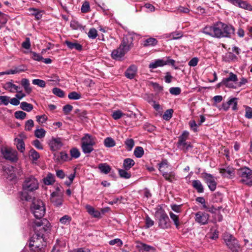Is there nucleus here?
Segmentation results:
<instances>
[{
	"label": "nucleus",
	"mask_w": 252,
	"mask_h": 252,
	"mask_svg": "<svg viewBox=\"0 0 252 252\" xmlns=\"http://www.w3.org/2000/svg\"><path fill=\"white\" fill-rule=\"evenodd\" d=\"M16 146L17 149L21 152H23L25 150V144L22 139H15Z\"/></svg>",
	"instance_id": "40"
},
{
	"label": "nucleus",
	"mask_w": 252,
	"mask_h": 252,
	"mask_svg": "<svg viewBox=\"0 0 252 252\" xmlns=\"http://www.w3.org/2000/svg\"><path fill=\"white\" fill-rule=\"evenodd\" d=\"M228 105L230 107H232V110H237V98L236 97L232 98L230 99L227 102Z\"/></svg>",
	"instance_id": "45"
},
{
	"label": "nucleus",
	"mask_w": 252,
	"mask_h": 252,
	"mask_svg": "<svg viewBox=\"0 0 252 252\" xmlns=\"http://www.w3.org/2000/svg\"><path fill=\"white\" fill-rule=\"evenodd\" d=\"M156 217L158 219V226L162 229H167L171 226L169 219L165 212L161 208L156 212Z\"/></svg>",
	"instance_id": "7"
},
{
	"label": "nucleus",
	"mask_w": 252,
	"mask_h": 252,
	"mask_svg": "<svg viewBox=\"0 0 252 252\" xmlns=\"http://www.w3.org/2000/svg\"><path fill=\"white\" fill-rule=\"evenodd\" d=\"M34 126V122L32 120L30 119L26 122L25 124V130L26 131L32 130Z\"/></svg>",
	"instance_id": "49"
},
{
	"label": "nucleus",
	"mask_w": 252,
	"mask_h": 252,
	"mask_svg": "<svg viewBox=\"0 0 252 252\" xmlns=\"http://www.w3.org/2000/svg\"><path fill=\"white\" fill-rule=\"evenodd\" d=\"M38 188V181L34 176L30 175L25 178L22 184L23 190L32 192L37 189Z\"/></svg>",
	"instance_id": "5"
},
{
	"label": "nucleus",
	"mask_w": 252,
	"mask_h": 252,
	"mask_svg": "<svg viewBox=\"0 0 252 252\" xmlns=\"http://www.w3.org/2000/svg\"><path fill=\"white\" fill-rule=\"evenodd\" d=\"M88 35L90 38H95L97 36V31L94 28L91 29L88 33Z\"/></svg>",
	"instance_id": "59"
},
{
	"label": "nucleus",
	"mask_w": 252,
	"mask_h": 252,
	"mask_svg": "<svg viewBox=\"0 0 252 252\" xmlns=\"http://www.w3.org/2000/svg\"><path fill=\"white\" fill-rule=\"evenodd\" d=\"M104 145L106 147L110 148L115 146L116 143L115 140L111 137H107L104 141Z\"/></svg>",
	"instance_id": "38"
},
{
	"label": "nucleus",
	"mask_w": 252,
	"mask_h": 252,
	"mask_svg": "<svg viewBox=\"0 0 252 252\" xmlns=\"http://www.w3.org/2000/svg\"><path fill=\"white\" fill-rule=\"evenodd\" d=\"M20 108L24 111L30 112L33 109V107L32 104L23 101L20 103Z\"/></svg>",
	"instance_id": "34"
},
{
	"label": "nucleus",
	"mask_w": 252,
	"mask_h": 252,
	"mask_svg": "<svg viewBox=\"0 0 252 252\" xmlns=\"http://www.w3.org/2000/svg\"><path fill=\"white\" fill-rule=\"evenodd\" d=\"M30 157L34 160H37L40 157L39 154L35 150L32 149L30 151Z\"/></svg>",
	"instance_id": "56"
},
{
	"label": "nucleus",
	"mask_w": 252,
	"mask_h": 252,
	"mask_svg": "<svg viewBox=\"0 0 252 252\" xmlns=\"http://www.w3.org/2000/svg\"><path fill=\"white\" fill-rule=\"evenodd\" d=\"M88 213L94 218H98L100 217V213L99 211L95 210L94 208L90 205H86L85 207Z\"/></svg>",
	"instance_id": "23"
},
{
	"label": "nucleus",
	"mask_w": 252,
	"mask_h": 252,
	"mask_svg": "<svg viewBox=\"0 0 252 252\" xmlns=\"http://www.w3.org/2000/svg\"><path fill=\"white\" fill-rule=\"evenodd\" d=\"M158 43V40L153 37L147 38L143 41V45L144 47L155 46Z\"/></svg>",
	"instance_id": "31"
},
{
	"label": "nucleus",
	"mask_w": 252,
	"mask_h": 252,
	"mask_svg": "<svg viewBox=\"0 0 252 252\" xmlns=\"http://www.w3.org/2000/svg\"><path fill=\"white\" fill-rule=\"evenodd\" d=\"M3 169L10 180L16 179L22 174V170L20 167L16 168L13 166H8Z\"/></svg>",
	"instance_id": "11"
},
{
	"label": "nucleus",
	"mask_w": 252,
	"mask_h": 252,
	"mask_svg": "<svg viewBox=\"0 0 252 252\" xmlns=\"http://www.w3.org/2000/svg\"><path fill=\"white\" fill-rule=\"evenodd\" d=\"M82 13H87L90 11V4L88 1H85L81 8Z\"/></svg>",
	"instance_id": "61"
},
{
	"label": "nucleus",
	"mask_w": 252,
	"mask_h": 252,
	"mask_svg": "<svg viewBox=\"0 0 252 252\" xmlns=\"http://www.w3.org/2000/svg\"><path fill=\"white\" fill-rule=\"evenodd\" d=\"M238 7L249 11H252V5L248 3L247 1L240 0Z\"/></svg>",
	"instance_id": "32"
},
{
	"label": "nucleus",
	"mask_w": 252,
	"mask_h": 252,
	"mask_svg": "<svg viewBox=\"0 0 252 252\" xmlns=\"http://www.w3.org/2000/svg\"><path fill=\"white\" fill-rule=\"evenodd\" d=\"M95 144L94 138L89 134H85L81 138V148L84 154H90L93 150Z\"/></svg>",
	"instance_id": "6"
},
{
	"label": "nucleus",
	"mask_w": 252,
	"mask_h": 252,
	"mask_svg": "<svg viewBox=\"0 0 252 252\" xmlns=\"http://www.w3.org/2000/svg\"><path fill=\"white\" fill-rule=\"evenodd\" d=\"M169 92L173 95H179L181 92V90L179 87H172L169 89Z\"/></svg>",
	"instance_id": "62"
},
{
	"label": "nucleus",
	"mask_w": 252,
	"mask_h": 252,
	"mask_svg": "<svg viewBox=\"0 0 252 252\" xmlns=\"http://www.w3.org/2000/svg\"><path fill=\"white\" fill-rule=\"evenodd\" d=\"M54 159L56 162H61L68 160L69 157L65 152H61L54 154Z\"/></svg>",
	"instance_id": "18"
},
{
	"label": "nucleus",
	"mask_w": 252,
	"mask_h": 252,
	"mask_svg": "<svg viewBox=\"0 0 252 252\" xmlns=\"http://www.w3.org/2000/svg\"><path fill=\"white\" fill-rule=\"evenodd\" d=\"M50 199L52 203L56 207H60L63 204V196L57 192H53L52 193Z\"/></svg>",
	"instance_id": "16"
},
{
	"label": "nucleus",
	"mask_w": 252,
	"mask_h": 252,
	"mask_svg": "<svg viewBox=\"0 0 252 252\" xmlns=\"http://www.w3.org/2000/svg\"><path fill=\"white\" fill-rule=\"evenodd\" d=\"M46 246V242L44 235L40 233H35L31 238L29 247L34 252H43Z\"/></svg>",
	"instance_id": "2"
},
{
	"label": "nucleus",
	"mask_w": 252,
	"mask_h": 252,
	"mask_svg": "<svg viewBox=\"0 0 252 252\" xmlns=\"http://www.w3.org/2000/svg\"><path fill=\"white\" fill-rule=\"evenodd\" d=\"M46 134V131L42 128H37L34 131V135L38 138H43Z\"/></svg>",
	"instance_id": "42"
},
{
	"label": "nucleus",
	"mask_w": 252,
	"mask_h": 252,
	"mask_svg": "<svg viewBox=\"0 0 252 252\" xmlns=\"http://www.w3.org/2000/svg\"><path fill=\"white\" fill-rule=\"evenodd\" d=\"M33 84L35 85H37L38 86L44 88L46 86V83L43 80H40L38 79H33L32 81Z\"/></svg>",
	"instance_id": "53"
},
{
	"label": "nucleus",
	"mask_w": 252,
	"mask_h": 252,
	"mask_svg": "<svg viewBox=\"0 0 252 252\" xmlns=\"http://www.w3.org/2000/svg\"><path fill=\"white\" fill-rule=\"evenodd\" d=\"M173 113V110L172 109H169L167 110L163 115V119L165 120L168 121L172 117Z\"/></svg>",
	"instance_id": "48"
},
{
	"label": "nucleus",
	"mask_w": 252,
	"mask_h": 252,
	"mask_svg": "<svg viewBox=\"0 0 252 252\" xmlns=\"http://www.w3.org/2000/svg\"><path fill=\"white\" fill-rule=\"evenodd\" d=\"M109 245L111 246L116 245L117 246L120 247L123 245L122 241L119 238H116L114 240H110L109 242Z\"/></svg>",
	"instance_id": "55"
},
{
	"label": "nucleus",
	"mask_w": 252,
	"mask_h": 252,
	"mask_svg": "<svg viewBox=\"0 0 252 252\" xmlns=\"http://www.w3.org/2000/svg\"><path fill=\"white\" fill-rule=\"evenodd\" d=\"M9 98L7 96H0V105H7L9 102Z\"/></svg>",
	"instance_id": "63"
},
{
	"label": "nucleus",
	"mask_w": 252,
	"mask_h": 252,
	"mask_svg": "<svg viewBox=\"0 0 252 252\" xmlns=\"http://www.w3.org/2000/svg\"><path fill=\"white\" fill-rule=\"evenodd\" d=\"M52 92L54 94L60 97H63L64 96V93L63 91L61 89L58 88H53Z\"/></svg>",
	"instance_id": "54"
},
{
	"label": "nucleus",
	"mask_w": 252,
	"mask_h": 252,
	"mask_svg": "<svg viewBox=\"0 0 252 252\" xmlns=\"http://www.w3.org/2000/svg\"><path fill=\"white\" fill-rule=\"evenodd\" d=\"M189 126L190 129L192 130L193 131L195 132L198 131V125L194 120H190L189 123Z\"/></svg>",
	"instance_id": "60"
},
{
	"label": "nucleus",
	"mask_w": 252,
	"mask_h": 252,
	"mask_svg": "<svg viewBox=\"0 0 252 252\" xmlns=\"http://www.w3.org/2000/svg\"><path fill=\"white\" fill-rule=\"evenodd\" d=\"M33 222V227L35 233H40L44 235L51 229V224L46 219H36Z\"/></svg>",
	"instance_id": "4"
},
{
	"label": "nucleus",
	"mask_w": 252,
	"mask_h": 252,
	"mask_svg": "<svg viewBox=\"0 0 252 252\" xmlns=\"http://www.w3.org/2000/svg\"><path fill=\"white\" fill-rule=\"evenodd\" d=\"M245 108V117L247 119H252V108L248 106H244Z\"/></svg>",
	"instance_id": "58"
},
{
	"label": "nucleus",
	"mask_w": 252,
	"mask_h": 252,
	"mask_svg": "<svg viewBox=\"0 0 252 252\" xmlns=\"http://www.w3.org/2000/svg\"><path fill=\"white\" fill-rule=\"evenodd\" d=\"M133 37L131 35H125L122 40L120 46L126 52H128L133 46Z\"/></svg>",
	"instance_id": "12"
},
{
	"label": "nucleus",
	"mask_w": 252,
	"mask_h": 252,
	"mask_svg": "<svg viewBox=\"0 0 252 252\" xmlns=\"http://www.w3.org/2000/svg\"><path fill=\"white\" fill-rule=\"evenodd\" d=\"M51 150L55 151L59 150L63 146V143L61 138H52L49 142Z\"/></svg>",
	"instance_id": "15"
},
{
	"label": "nucleus",
	"mask_w": 252,
	"mask_h": 252,
	"mask_svg": "<svg viewBox=\"0 0 252 252\" xmlns=\"http://www.w3.org/2000/svg\"><path fill=\"white\" fill-rule=\"evenodd\" d=\"M189 135V132L187 131H184L181 135L179 137V140L177 142V145L186 142L188 136Z\"/></svg>",
	"instance_id": "41"
},
{
	"label": "nucleus",
	"mask_w": 252,
	"mask_h": 252,
	"mask_svg": "<svg viewBox=\"0 0 252 252\" xmlns=\"http://www.w3.org/2000/svg\"><path fill=\"white\" fill-rule=\"evenodd\" d=\"M44 183L46 185H52L55 182L54 176L53 174L49 173L47 177L44 179Z\"/></svg>",
	"instance_id": "43"
},
{
	"label": "nucleus",
	"mask_w": 252,
	"mask_h": 252,
	"mask_svg": "<svg viewBox=\"0 0 252 252\" xmlns=\"http://www.w3.org/2000/svg\"><path fill=\"white\" fill-rule=\"evenodd\" d=\"M224 241L228 248L231 252H239L240 245L238 241L232 235L225 234L223 237Z\"/></svg>",
	"instance_id": "8"
},
{
	"label": "nucleus",
	"mask_w": 252,
	"mask_h": 252,
	"mask_svg": "<svg viewBox=\"0 0 252 252\" xmlns=\"http://www.w3.org/2000/svg\"><path fill=\"white\" fill-rule=\"evenodd\" d=\"M135 164L134 161L130 158H127L124 159L123 162V168L126 170L130 169Z\"/></svg>",
	"instance_id": "27"
},
{
	"label": "nucleus",
	"mask_w": 252,
	"mask_h": 252,
	"mask_svg": "<svg viewBox=\"0 0 252 252\" xmlns=\"http://www.w3.org/2000/svg\"><path fill=\"white\" fill-rule=\"evenodd\" d=\"M124 114L120 110L115 111L112 114V117L114 120L120 119Z\"/></svg>",
	"instance_id": "64"
},
{
	"label": "nucleus",
	"mask_w": 252,
	"mask_h": 252,
	"mask_svg": "<svg viewBox=\"0 0 252 252\" xmlns=\"http://www.w3.org/2000/svg\"><path fill=\"white\" fill-rule=\"evenodd\" d=\"M31 210L36 219H42L46 211L45 204L42 200L34 198L31 205Z\"/></svg>",
	"instance_id": "3"
},
{
	"label": "nucleus",
	"mask_w": 252,
	"mask_h": 252,
	"mask_svg": "<svg viewBox=\"0 0 252 252\" xmlns=\"http://www.w3.org/2000/svg\"><path fill=\"white\" fill-rule=\"evenodd\" d=\"M125 144L126 145V149L127 151H130L132 150L134 145V141L133 139H127L125 142Z\"/></svg>",
	"instance_id": "39"
},
{
	"label": "nucleus",
	"mask_w": 252,
	"mask_h": 252,
	"mask_svg": "<svg viewBox=\"0 0 252 252\" xmlns=\"http://www.w3.org/2000/svg\"><path fill=\"white\" fill-rule=\"evenodd\" d=\"M70 154L71 158H78L80 156V153L78 149L73 148L70 150Z\"/></svg>",
	"instance_id": "50"
},
{
	"label": "nucleus",
	"mask_w": 252,
	"mask_h": 252,
	"mask_svg": "<svg viewBox=\"0 0 252 252\" xmlns=\"http://www.w3.org/2000/svg\"><path fill=\"white\" fill-rule=\"evenodd\" d=\"M162 176L167 181L172 183L174 181L176 180L175 173L173 171L170 172H163Z\"/></svg>",
	"instance_id": "24"
},
{
	"label": "nucleus",
	"mask_w": 252,
	"mask_h": 252,
	"mask_svg": "<svg viewBox=\"0 0 252 252\" xmlns=\"http://www.w3.org/2000/svg\"><path fill=\"white\" fill-rule=\"evenodd\" d=\"M220 173L223 175L224 176H226L227 177L234 176V171L233 169L226 170L225 169H221Z\"/></svg>",
	"instance_id": "46"
},
{
	"label": "nucleus",
	"mask_w": 252,
	"mask_h": 252,
	"mask_svg": "<svg viewBox=\"0 0 252 252\" xmlns=\"http://www.w3.org/2000/svg\"><path fill=\"white\" fill-rule=\"evenodd\" d=\"M71 218L68 215H64L60 219V222L63 224H69Z\"/></svg>",
	"instance_id": "52"
},
{
	"label": "nucleus",
	"mask_w": 252,
	"mask_h": 252,
	"mask_svg": "<svg viewBox=\"0 0 252 252\" xmlns=\"http://www.w3.org/2000/svg\"><path fill=\"white\" fill-rule=\"evenodd\" d=\"M209 215L205 212L199 211L195 214V221L200 225H205L208 223Z\"/></svg>",
	"instance_id": "14"
},
{
	"label": "nucleus",
	"mask_w": 252,
	"mask_h": 252,
	"mask_svg": "<svg viewBox=\"0 0 252 252\" xmlns=\"http://www.w3.org/2000/svg\"><path fill=\"white\" fill-rule=\"evenodd\" d=\"M164 65H165L164 60L159 59L155 61L154 62L150 63L149 65V67L151 69H154L158 67L163 66Z\"/></svg>",
	"instance_id": "29"
},
{
	"label": "nucleus",
	"mask_w": 252,
	"mask_h": 252,
	"mask_svg": "<svg viewBox=\"0 0 252 252\" xmlns=\"http://www.w3.org/2000/svg\"><path fill=\"white\" fill-rule=\"evenodd\" d=\"M238 175L242 178L241 182L249 187L252 186V170L249 168L245 167L240 169Z\"/></svg>",
	"instance_id": "9"
},
{
	"label": "nucleus",
	"mask_w": 252,
	"mask_h": 252,
	"mask_svg": "<svg viewBox=\"0 0 252 252\" xmlns=\"http://www.w3.org/2000/svg\"><path fill=\"white\" fill-rule=\"evenodd\" d=\"M177 146L179 148L183 150L185 152L188 151L192 147L190 143L187 142L186 141L183 142Z\"/></svg>",
	"instance_id": "36"
},
{
	"label": "nucleus",
	"mask_w": 252,
	"mask_h": 252,
	"mask_svg": "<svg viewBox=\"0 0 252 252\" xmlns=\"http://www.w3.org/2000/svg\"><path fill=\"white\" fill-rule=\"evenodd\" d=\"M3 87L5 90L8 91L11 93L19 92V89H20V87L10 82L6 83L4 85Z\"/></svg>",
	"instance_id": "21"
},
{
	"label": "nucleus",
	"mask_w": 252,
	"mask_h": 252,
	"mask_svg": "<svg viewBox=\"0 0 252 252\" xmlns=\"http://www.w3.org/2000/svg\"><path fill=\"white\" fill-rule=\"evenodd\" d=\"M202 32L213 37L230 38L234 34V28L221 22H217L211 26H206L202 29Z\"/></svg>",
	"instance_id": "1"
},
{
	"label": "nucleus",
	"mask_w": 252,
	"mask_h": 252,
	"mask_svg": "<svg viewBox=\"0 0 252 252\" xmlns=\"http://www.w3.org/2000/svg\"><path fill=\"white\" fill-rule=\"evenodd\" d=\"M127 170H126L124 168V169H119L118 172L120 177L125 179H129L131 177V175L130 172H128Z\"/></svg>",
	"instance_id": "37"
},
{
	"label": "nucleus",
	"mask_w": 252,
	"mask_h": 252,
	"mask_svg": "<svg viewBox=\"0 0 252 252\" xmlns=\"http://www.w3.org/2000/svg\"><path fill=\"white\" fill-rule=\"evenodd\" d=\"M192 186L198 192L202 193L204 191L203 187L199 180H193Z\"/></svg>",
	"instance_id": "28"
},
{
	"label": "nucleus",
	"mask_w": 252,
	"mask_h": 252,
	"mask_svg": "<svg viewBox=\"0 0 252 252\" xmlns=\"http://www.w3.org/2000/svg\"><path fill=\"white\" fill-rule=\"evenodd\" d=\"M3 158L11 162H16L18 160L17 152L10 148L4 147L1 150Z\"/></svg>",
	"instance_id": "10"
},
{
	"label": "nucleus",
	"mask_w": 252,
	"mask_h": 252,
	"mask_svg": "<svg viewBox=\"0 0 252 252\" xmlns=\"http://www.w3.org/2000/svg\"><path fill=\"white\" fill-rule=\"evenodd\" d=\"M232 78L231 80H228V81L227 82V84H224V85L228 88H235V87L233 85L231 82H235L237 81L238 78L236 74H234V73L231 72L229 74V77L228 78H225V79H229Z\"/></svg>",
	"instance_id": "20"
},
{
	"label": "nucleus",
	"mask_w": 252,
	"mask_h": 252,
	"mask_svg": "<svg viewBox=\"0 0 252 252\" xmlns=\"http://www.w3.org/2000/svg\"><path fill=\"white\" fill-rule=\"evenodd\" d=\"M202 177L207 184L209 189L211 191H214L217 186V183L215 180V177L212 174L207 173H203Z\"/></svg>",
	"instance_id": "13"
},
{
	"label": "nucleus",
	"mask_w": 252,
	"mask_h": 252,
	"mask_svg": "<svg viewBox=\"0 0 252 252\" xmlns=\"http://www.w3.org/2000/svg\"><path fill=\"white\" fill-rule=\"evenodd\" d=\"M169 215L171 220L173 221L174 224L175 225L176 228L179 229L180 228V222L179 221V216L174 214L173 212H170Z\"/></svg>",
	"instance_id": "33"
},
{
	"label": "nucleus",
	"mask_w": 252,
	"mask_h": 252,
	"mask_svg": "<svg viewBox=\"0 0 252 252\" xmlns=\"http://www.w3.org/2000/svg\"><path fill=\"white\" fill-rule=\"evenodd\" d=\"M26 115V113L22 111H17L14 113L15 117L19 120H24Z\"/></svg>",
	"instance_id": "51"
},
{
	"label": "nucleus",
	"mask_w": 252,
	"mask_h": 252,
	"mask_svg": "<svg viewBox=\"0 0 252 252\" xmlns=\"http://www.w3.org/2000/svg\"><path fill=\"white\" fill-rule=\"evenodd\" d=\"M127 53L124 49L120 45L119 47L113 50L111 53L112 58L116 60H120Z\"/></svg>",
	"instance_id": "17"
},
{
	"label": "nucleus",
	"mask_w": 252,
	"mask_h": 252,
	"mask_svg": "<svg viewBox=\"0 0 252 252\" xmlns=\"http://www.w3.org/2000/svg\"><path fill=\"white\" fill-rule=\"evenodd\" d=\"M98 168L101 173L105 174H108L111 170V166L106 163L99 164Z\"/></svg>",
	"instance_id": "26"
},
{
	"label": "nucleus",
	"mask_w": 252,
	"mask_h": 252,
	"mask_svg": "<svg viewBox=\"0 0 252 252\" xmlns=\"http://www.w3.org/2000/svg\"><path fill=\"white\" fill-rule=\"evenodd\" d=\"M139 248L140 252H155L156 251V249L154 247L144 243H141Z\"/></svg>",
	"instance_id": "22"
},
{
	"label": "nucleus",
	"mask_w": 252,
	"mask_h": 252,
	"mask_svg": "<svg viewBox=\"0 0 252 252\" xmlns=\"http://www.w3.org/2000/svg\"><path fill=\"white\" fill-rule=\"evenodd\" d=\"M21 84L24 87L25 92L29 94L32 92V88L30 86V82L26 78L22 79L21 81Z\"/></svg>",
	"instance_id": "30"
},
{
	"label": "nucleus",
	"mask_w": 252,
	"mask_h": 252,
	"mask_svg": "<svg viewBox=\"0 0 252 252\" xmlns=\"http://www.w3.org/2000/svg\"><path fill=\"white\" fill-rule=\"evenodd\" d=\"M68 97L70 99L77 100L81 98V95L76 92H72L68 94Z\"/></svg>",
	"instance_id": "57"
},
{
	"label": "nucleus",
	"mask_w": 252,
	"mask_h": 252,
	"mask_svg": "<svg viewBox=\"0 0 252 252\" xmlns=\"http://www.w3.org/2000/svg\"><path fill=\"white\" fill-rule=\"evenodd\" d=\"M137 67L134 65H131L126 71L125 76L128 79H133L136 73Z\"/></svg>",
	"instance_id": "19"
},
{
	"label": "nucleus",
	"mask_w": 252,
	"mask_h": 252,
	"mask_svg": "<svg viewBox=\"0 0 252 252\" xmlns=\"http://www.w3.org/2000/svg\"><path fill=\"white\" fill-rule=\"evenodd\" d=\"M29 191L23 190L21 191L20 194V198L22 200L29 201L32 199V196L28 193Z\"/></svg>",
	"instance_id": "35"
},
{
	"label": "nucleus",
	"mask_w": 252,
	"mask_h": 252,
	"mask_svg": "<svg viewBox=\"0 0 252 252\" xmlns=\"http://www.w3.org/2000/svg\"><path fill=\"white\" fill-rule=\"evenodd\" d=\"M70 26L73 30H81L83 28L82 25L78 21L75 20L71 21Z\"/></svg>",
	"instance_id": "47"
},
{
	"label": "nucleus",
	"mask_w": 252,
	"mask_h": 252,
	"mask_svg": "<svg viewBox=\"0 0 252 252\" xmlns=\"http://www.w3.org/2000/svg\"><path fill=\"white\" fill-rule=\"evenodd\" d=\"M144 155V150L141 147H137L134 151V155L138 158H140Z\"/></svg>",
	"instance_id": "44"
},
{
	"label": "nucleus",
	"mask_w": 252,
	"mask_h": 252,
	"mask_svg": "<svg viewBox=\"0 0 252 252\" xmlns=\"http://www.w3.org/2000/svg\"><path fill=\"white\" fill-rule=\"evenodd\" d=\"M64 43L70 49H75L77 51H81L82 49V46L78 43L72 42L68 40L65 41Z\"/></svg>",
	"instance_id": "25"
}]
</instances>
